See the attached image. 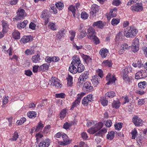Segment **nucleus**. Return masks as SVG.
I'll use <instances>...</instances> for the list:
<instances>
[{
  "mask_svg": "<svg viewBox=\"0 0 147 147\" xmlns=\"http://www.w3.org/2000/svg\"><path fill=\"white\" fill-rule=\"evenodd\" d=\"M138 32L136 28L132 26L127 28L124 31V35L127 37L132 38L136 36Z\"/></svg>",
  "mask_w": 147,
  "mask_h": 147,
  "instance_id": "obj_1",
  "label": "nucleus"
},
{
  "mask_svg": "<svg viewBox=\"0 0 147 147\" xmlns=\"http://www.w3.org/2000/svg\"><path fill=\"white\" fill-rule=\"evenodd\" d=\"M74 57L69 69V71L72 73L74 71L77 70L76 67L81 63L80 59L78 56H74Z\"/></svg>",
  "mask_w": 147,
  "mask_h": 147,
  "instance_id": "obj_2",
  "label": "nucleus"
},
{
  "mask_svg": "<svg viewBox=\"0 0 147 147\" xmlns=\"http://www.w3.org/2000/svg\"><path fill=\"white\" fill-rule=\"evenodd\" d=\"M17 13V15L13 18L14 21L20 20L23 19L26 15L24 10L22 9H18Z\"/></svg>",
  "mask_w": 147,
  "mask_h": 147,
  "instance_id": "obj_3",
  "label": "nucleus"
},
{
  "mask_svg": "<svg viewBox=\"0 0 147 147\" xmlns=\"http://www.w3.org/2000/svg\"><path fill=\"white\" fill-rule=\"evenodd\" d=\"M59 81L60 80L56 78L52 77L51 80L49 81L48 84L50 85L51 86H55L60 88L62 87V85L59 82Z\"/></svg>",
  "mask_w": 147,
  "mask_h": 147,
  "instance_id": "obj_4",
  "label": "nucleus"
},
{
  "mask_svg": "<svg viewBox=\"0 0 147 147\" xmlns=\"http://www.w3.org/2000/svg\"><path fill=\"white\" fill-rule=\"evenodd\" d=\"M131 9L133 12H139L142 11L143 9L142 3H136L131 7Z\"/></svg>",
  "mask_w": 147,
  "mask_h": 147,
  "instance_id": "obj_5",
  "label": "nucleus"
},
{
  "mask_svg": "<svg viewBox=\"0 0 147 147\" xmlns=\"http://www.w3.org/2000/svg\"><path fill=\"white\" fill-rule=\"evenodd\" d=\"M103 126L102 123L98 122L95 124L94 127L88 129V132L90 134H94L102 128Z\"/></svg>",
  "mask_w": 147,
  "mask_h": 147,
  "instance_id": "obj_6",
  "label": "nucleus"
},
{
  "mask_svg": "<svg viewBox=\"0 0 147 147\" xmlns=\"http://www.w3.org/2000/svg\"><path fill=\"white\" fill-rule=\"evenodd\" d=\"M147 76V72L145 70H141L136 73L135 78L137 80L144 78Z\"/></svg>",
  "mask_w": 147,
  "mask_h": 147,
  "instance_id": "obj_7",
  "label": "nucleus"
},
{
  "mask_svg": "<svg viewBox=\"0 0 147 147\" xmlns=\"http://www.w3.org/2000/svg\"><path fill=\"white\" fill-rule=\"evenodd\" d=\"M139 40L138 38H135L133 41V45L131 47V51L134 53L137 51L139 49Z\"/></svg>",
  "mask_w": 147,
  "mask_h": 147,
  "instance_id": "obj_8",
  "label": "nucleus"
},
{
  "mask_svg": "<svg viewBox=\"0 0 147 147\" xmlns=\"http://www.w3.org/2000/svg\"><path fill=\"white\" fill-rule=\"evenodd\" d=\"M93 97L92 94L88 95L86 97L84 98L82 101V104L84 105H87L88 104H90L93 101Z\"/></svg>",
  "mask_w": 147,
  "mask_h": 147,
  "instance_id": "obj_9",
  "label": "nucleus"
},
{
  "mask_svg": "<svg viewBox=\"0 0 147 147\" xmlns=\"http://www.w3.org/2000/svg\"><path fill=\"white\" fill-rule=\"evenodd\" d=\"M106 80L107 81H108L106 83V84L109 85L115 83L116 80V78L114 75L111 74H109L106 76Z\"/></svg>",
  "mask_w": 147,
  "mask_h": 147,
  "instance_id": "obj_10",
  "label": "nucleus"
},
{
  "mask_svg": "<svg viewBox=\"0 0 147 147\" xmlns=\"http://www.w3.org/2000/svg\"><path fill=\"white\" fill-rule=\"evenodd\" d=\"M41 17L44 20L45 24H47L49 22L50 16L48 14L47 10H45L42 12Z\"/></svg>",
  "mask_w": 147,
  "mask_h": 147,
  "instance_id": "obj_11",
  "label": "nucleus"
},
{
  "mask_svg": "<svg viewBox=\"0 0 147 147\" xmlns=\"http://www.w3.org/2000/svg\"><path fill=\"white\" fill-rule=\"evenodd\" d=\"M96 33L95 30L92 27H90L87 30V34L88 38H91L92 37L95 35Z\"/></svg>",
  "mask_w": 147,
  "mask_h": 147,
  "instance_id": "obj_12",
  "label": "nucleus"
},
{
  "mask_svg": "<svg viewBox=\"0 0 147 147\" xmlns=\"http://www.w3.org/2000/svg\"><path fill=\"white\" fill-rule=\"evenodd\" d=\"M82 88L84 90L89 92L91 91L93 89V87L91 86V83L89 82H86L84 84Z\"/></svg>",
  "mask_w": 147,
  "mask_h": 147,
  "instance_id": "obj_13",
  "label": "nucleus"
},
{
  "mask_svg": "<svg viewBox=\"0 0 147 147\" xmlns=\"http://www.w3.org/2000/svg\"><path fill=\"white\" fill-rule=\"evenodd\" d=\"M51 143L50 140L48 139H46L40 142L39 144V147H48Z\"/></svg>",
  "mask_w": 147,
  "mask_h": 147,
  "instance_id": "obj_14",
  "label": "nucleus"
},
{
  "mask_svg": "<svg viewBox=\"0 0 147 147\" xmlns=\"http://www.w3.org/2000/svg\"><path fill=\"white\" fill-rule=\"evenodd\" d=\"M142 121V120L137 116H134L132 118L133 123L137 127L140 125Z\"/></svg>",
  "mask_w": 147,
  "mask_h": 147,
  "instance_id": "obj_15",
  "label": "nucleus"
},
{
  "mask_svg": "<svg viewBox=\"0 0 147 147\" xmlns=\"http://www.w3.org/2000/svg\"><path fill=\"white\" fill-rule=\"evenodd\" d=\"M89 74L88 71H85L84 73H82L80 76L79 80H82L84 82L86 81V79L88 78V75Z\"/></svg>",
  "mask_w": 147,
  "mask_h": 147,
  "instance_id": "obj_16",
  "label": "nucleus"
},
{
  "mask_svg": "<svg viewBox=\"0 0 147 147\" xmlns=\"http://www.w3.org/2000/svg\"><path fill=\"white\" fill-rule=\"evenodd\" d=\"M66 30L64 28H62L59 31L57 35V38L60 39L65 34Z\"/></svg>",
  "mask_w": 147,
  "mask_h": 147,
  "instance_id": "obj_17",
  "label": "nucleus"
},
{
  "mask_svg": "<svg viewBox=\"0 0 147 147\" xmlns=\"http://www.w3.org/2000/svg\"><path fill=\"white\" fill-rule=\"evenodd\" d=\"M31 59L33 63H39L41 60L40 55L38 54L32 56Z\"/></svg>",
  "mask_w": 147,
  "mask_h": 147,
  "instance_id": "obj_18",
  "label": "nucleus"
},
{
  "mask_svg": "<svg viewBox=\"0 0 147 147\" xmlns=\"http://www.w3.org/2000/svg\"><path fill=\"white\" fill-rule=\"evenodd\" d=\"M109 52V51L106 49H101L99 51V54L101 57L103 58H105L107 56Z\"/></svg>",
  "mask_w": 147,
  "mask_h": 147,
  "instance_id": "obj_19",
  "label": "nucleus"
},
{
  "mask_svg": "<svg viewBox=\"0 0 147 147\" xmlns=\"http://www.w3.org/2000/svg\"><path fill=\"white\" fill-rule=\"evenodd\" d=\"M1 22L3 27V33H6L7 32L8 27L7 22L3 20H2Z\"/></svg>",
  "mask_w": 147,
  "mask_h": 147,
  "instance_id": "obj_20",
  "label": "nucleus"
},
{
  "mask_svg": "<svg viewBox=\"0 0 147 147\" xmlns=\"http://www.w3.org/2000/svg\"><path fill=\"white\" fill-rule=\"evenodd\" d=\"M76 71H74L73 72V74L76 73V72L81 73L84 71L85 69L84 65L82 63H80V65L77 66L76 67Z\"/></svg>",
  "mask_w": 147,
  "mask_h": 147,
  "instance_id": "obj_21",
  "label": "nucleus"
},
{
  "mask_svg": "<svg viewBox=\"0 0 147 147\" xmlns=\"http://www.w3.org/2000/svg\"><path fill=\"white\" fill-rule=\"evenodd\" d=\"M81 56L86 64L91 62L92 59L89 56L82 53L81 54Z\"/></svg>",
  "mask_w": 147,
  "mask_h": 147,
  "instance_id": "obj_22",
  "label": "nucleus"
},
{
  "mask_svg": "<svg viewBox=\"0 0 147 147\" xmlns=\"http://www.w3.org/2000/svg\"><path fill=\"white\" fill-rule=\"evenodd\" d=\"M99 10V7L96 4L92 5L91 7V10L93 14L98 12Z\"/></svg>",
  "mask_w": 147,
  "mask_h": 147,
  "instance_id": "obj_23",
  "label": "nucleus"
},
{
  "mask_svg": "<svg viewBox=\"0 0 147 147\" xmlns=\"http://www.w3.org/2000/svg\"><path fill=\"white\" fill-rule=\"evenodd\" d=\"M92 25L94 27H96L101 29H102L104 26L103 23L101 21L94 22Z\"/></svg>",
  "mask_w": 147,
  "mask_h": 147,
  "instance_id": "obj_24",
  "label": "nucleus"
},
{
  "mask_svg": "<svg viewBox=\"0 0 147 147\" xmlns=\"http://www.w3.org/2000/svg\"><path fill=\"white\" fill-rule=\"evenodd\" d=\"M100 78L97 75H96L94 76L93 77L92 80L93 84L95 86H96L99 84L100 81Z\"/></svg>",
  "mask_w": 147,
  "mask_h": 147,
  "instance_id": "obj_25",
  "label": "nucleus"
},
{
  "mask_svg": "<svg viewBox=\"0 0 147 147\" xmlns=\"http://www.w3.org/2000/svg\"><path fill=\"white\" fill-rule=\"evenodd\" d=\"M67 80V85L68 86H71L73 84V78L69 74H68L66 78Z\"/></svg>",
  "mask_w": 147,
  "mask_h": 147,
  "instance_id": "obj_26",
  "label": "nucleus"
},
{
  "mask_svg": "<svg viewBox=\"0 0 147 147\" xmlns=\"http://www.w3.org/2000/svg\"><path fill=\"white\" fill-rule=\"evenodd\" d=\"M32 40V38L30 36H24L21 39V40L24 43H26Z\"/></svg>",
  "mask_w": 147,
  "mask_h": 147,
  "instance_id": "obj_27",
  "label": "nucleus"
},
{
  "mask_svg": "<svg viewBox=\"0 0 147 147\" xmlns=\"http://www.w3.org/2000/svg\"><path fill=\"white\" fill-rule=\"evenodd\" d=\"M12 36L15 39H19L20 38V33L17 30H14L13 32Z\"/></svg>",
  "mask_w": 147,
  "mask_h": 147,
  "instance_id": "obj_28",
  "label": "nucleus"
},
{
  "mask_svg": "<svg viewBox=\"0 0 147 147\" xmlns=\"http://www.w3.org/2000/svg\"><path fill=\"white\" fill-rule=\"evenodd\" d=\"M120 102L119 100H114L112 104V106L113 108L117 109L120 106Z\"/></svg>",
  "mask_w": 147,
  "mask_h": 147,
  "instance_id": "obj_29",
  "label": "nucleus"
},
{
  "mask_svg": "<svg viewBox=\"0 0 147 147\" xmlns=\"http://www.w3.org/2000/svg\"><path fill=\"white\" fill-rule=\"evenodd\" d=\"M28 23V21L26 20H24L23 22H20L17 24L18 28L20 29L24 28L26 26Z\"/></svg>",
  "mask_w": 147,
  "mask_h": 147,
  "instance_id": "obj_30",
  "label": "nucleus"
},
{
  "mask_svg": "<svg viewBox=\"0 0 147 147\" xmlns=\"http://www.w3.org/2000/svg\"><path fill=\"white\" fill-rule=\"evenodd\" d=\"M114 136L115 132L113 131L108 132V134L107 135V138L110 140H112Z\"/></svg>",
  "mask_w": 147,
  "mask_h": 147,
  "instance_id": "obj_31",
  "label": "nucleus"
},
{
  "mask_svg": "<svg viewBox=\"0 0 147 147\" xmlns=\"http://www.w3.org/2000/svg\"><path fill=\"white\" fill-rule=\"evenodd\" d=\"M68 11L72 12L73 16L74 17H76L75 14L76 10L75 6L73 5H69L68 7Z\"/></svg>",
  "mask_w": 147,
  "mask_h": 147,
  "instance_id": "obj_32",
  "label": "nucleus"
},
{
  "mask_svg": "<svg viewBox=\"0 0 147 147\" xmlns=\"http://www.w3.org/2000/svg\"><path fill=\"white\" fill-rule=\"evenodd\" d=\"M115 95V92L112 91L107 92L105 94V96L106 97L111 98L113 97Z\"/></svg>",
  "mask_w": 147,
  "mask_h": 147,
  "instance_id": "obj_33",
  "label": "nucleus"
},
{
  "mask_svg": "<svg viewBox=\"0 0 147 147\" xmlns=\"http://www.w3.org/2000/svg\"><path fill=\"white\" fill-rule=\"evenodd\" d=\"M44 124L42 123L40 121L38 123V125L36 126L35 131L36 132H38L40 130L42 129L44 127Z\"/></svg>",
  "mask_w": 147,
  "mask_h": 147,
  "instance_id": "obj_34",
  "label": "nucleus"
},
{
  "mask_svg": "<svg viewBox=\"0 0 147 147\" xmlns=\"http://www.w3.org/2000/svg\"><path fill=\"white\" fill-rule=\"evenodd\" d=\"M89 39L92 40L93 42L96 45L100 43L99 39L96 35L93 36Z\"/></svg>",
  "mask_w": 147,
  "mask_h": 147,
  "instance_id": "obj_35",
  "label": "nucleus"
},
{
  "mask_svg": "<svg viewBox=\"0 0 147 147\" xmlns=\"http://www.w3.org/2000/svg\"><path fill=\"white\" fill-rule=\"evenodd\" d=\"M146 86L147 83L145 81L140 82L138 84V86L142 90L144 89L146 87Z\"/></svg>",
  "mask_w": 147,
  "mask_h": 147,
  "instance_id": "obj_36",
  "label": "nucleus"
},
{
  "mask_svg": "<svg viewBox=\"0 0 147 147\" xmlns=\"http://www.w3.org/2000/svg\"><path fill=\"white\" fill-rule=\"evenodd\" d=\"M49 66L47 64L44 63L40 67L39 70L42 71H45L48 70Z\"/></svg>",
  "mask_w": 147,
  "mask_h": 147,
  "instance_id": "obj_37",
  "label": "nucleus"
},
{
  "mask_svg": "<svg viewBox=\"0 0 147 147\" xmlns=\"http://www.w3.org/2000/svg\"><path fill=\"white\" fill-rule=\"evenodd\" d=\"M28 117L30 118H35L36 116V113L35 111H30L27 113Z\"/></svg>",
  "mask_w": 147,
  "mask_h": 147,
  "instance_id": "obj_38",
  "label": "nucleus"
},
{
  "mask_svg": "<svg viewBox=\"0 0 147 147\" xmlns=\"http://www.w3.org/2000/svg\"><path fill=\"white\" fill-rule=\"evenodd\" d=\"M66 111L65 109H63L59 114L60 117L61 119H63L66 115Z\"/></svg>",
  "mask_w": 147,
  "mask_h": 147,
  "instance_id": "obj_39",
  "label": "nucleus"
},
{
  "mask_svg": "<svg viewBox=\"0 0 147 147\" xmlns=\"http://www.w3.org/2000/svg\"><path fill=\"white\" fill-rule=\"evenodd\" d=\"M102 65H103L111 67L112 66V63L111 61L110 60H105L103 61Z\"/></svg>",
  "mask_w": 147,
  "mask_h": 147,
  "instance_id": "obj_40",
  "label": "nucleus"
},
{
  "mask_svg": "<svg viewBox=\"0 0 147 147\" xmlns=\"http://www.w3.org/2000/svg\"><path fill=\"white\" fill-rule=\"evenodd\" d=\"M123 79L126 83H128L131 82V78L129 77L128 75H123Z\"/></svg>",
  "mask_w": 147,
  "mask_h": 147,
  "instance_id": "obj_41",
  "label": "nucleus"
},
{
  "mask_svg": "<svg viewBox=\"0 0 147 147\" xmlns=\"http://www.w3.org/2000/svg\"><path fill=\"white\" fill-rule=\"evenodd\" d=\"M96 74L100 78H102L103 77V72L102 70L101 69H98L96 70Z\"/></svg>",
  "mask_w": 147,
  "mask_h": 147,
  "instance_id": "obj_42",
  "label": "nucleus"
},
{
  "mask_svg": "<svg viewBox=\"0 0 147 147\" xmlns=\"http://www.w3.org/2000/svg\"><path fill=\"white\" fill-rule=\"evenodd\" d=\"M69 33L70 35V39L71 41H72L74 39L76 32L74 31L71 30L69 31Z\"/></svg>",
  "mask_w": 147,
  "mask_h": 147,
  "instance_id": "obj_43",
  "label": "nucleus"
},
{
  "mask_svg": "<svg viewBox=\"0 0 147 147\" xmlns=\"http://www.w3.org/2000/svg\"><path fill=\"white\" fill-rule=\"evenodd\" d=\"M123 123H117L114 125L115 129L119 130L122 127Z\"/></svg>",
  "mask_w": 147,
  "mask_h": 147,
  "instance_id": "obj_44",
  "label": "nucleus"
},
{
  "mask_svg": "<svg viewBox=\"0 0 147 147\" xmlns=\"http://www.w3.org/2000/svg\"><path fill=\"white\" fill-rule=\"evenodd\" d=\"M56 7L58 9L62 10L64 7V4L63 3L60 2H58L55 4Z\"/></svg>",
  "mask_w": 147,
  "mask_h": 147,
  "instance_id": "obj_45",
  "label": "nucleus"
},
{
  "mask_svg": "<svg viewBox=\"0 0 147 147\" xmlns=\"http://www.w3.org/2000/svg\"><path fill=\"white\" fill-rule=\"evenodd\" d=\"M26 119L25 117H22L21 118L20 120L17 121L16 123L17 125H20L23 124L26 121Z\"/></svg>",
  "mask_w": 147,
  "mask_h": 147,
  "instance_id": "obj_46",
  "label": "nucleus"
},
{
  "mask_svg": "<svg viewBox=\"0 0 147 147\" xmlns=\"http://www.w3.org/2000/svg\"><path fill=\"white\" fill-rule=\"evenodd\" d=\"M120 19L118 18H113L111 21V24L113 26L117 24L120 22Z\"/></svg>",
  "mask_w": 147,
  "mask_h": 147,
  "instance_id": "obj_47",
  "label": "nucleus"
},
{
  "mask_svg": "<svg viewBox=\"0 0 147 147\" xmlns=\"http://www.w3.org/2000/svg\"><path fill=\"white\" fill-rule=\"evenodd\" d=\"M18 136L19 135H18V133L16 131L15 132L12 137V138L11 139H10L9 140L11 141H16L18 138Z\"/></svg>",
  "mask_w": 147,
  "mask_h": 147,
  "instance_id": "obj_48",
  "label": "nucleus"
},
{
  "mask_svg": "<svg viewBox=\"0 0 147 147\" xmlns=\"http://www.w3.org/2000/svg\"><path fill=\"white\" fill-rule=\"evenodd\" d=\"M80 103V102H79V101H78L76 100L73 103L71 108L70 109L71 110H73L74 108L76 107L79 105Z\"/></svg>",
  "mask_w": 147,
  "mask_h": 147,
  "instance_id": "obj_49",
  "label": "nucleus"
},
{
  "mask_svg": "<svg viewBox=\"0 0 147 147\" xmlns=\"http://www.w3.org/2000/svg\"><path fill=\"white\" fill-rule=\"evenodd\" d=\"M88 16V14L85 11H83L81 13V18L82 19L84 20L86 19Z\"/></svg>",
  "mask_w": 147,
  "mask_h": 147,
  "instance_id": "obj_50",
  "label": "nucleus"
},
{
  "mask_svg": "<svg viewBox=\"0 0 147 147\" xmlns=\"http://www.w3.org/2000/svg\"><path fill=\"white\" fill-rule=\"evenodd\" d=\"M85 93L84 92H82L80 94H78L77 95V98L76 100L78 101H79L80 102L82 98L85 95Z\"/></svg>",
  "mask_w": 147,
  "mask_h": 147,
  "instance_id": "obj_51",
  "label": "nucleus"
},
{
  "mask_svg": "<svg viewBox=\"0 0 147 147\" xmlns=\"http://www.w3.org/2000/svg\"><path fill=\"white\" fill-rule=\"evenodd\" d=\"M50 6L51 10L53 11H51L52 12H53L54 14H56L57 13V11L56 8V7H55L54 4L51 5Z\"/></svg>",
  "mask_w": 147,
  "mask_h": 147,
  "instance_id": "obj_52",
  "label": "nucleus"
},
{
  "mask_svg": "<svg viewBox=\"0 0 147 147\" xmlns=\"http://www.w3.org/2000/svg\"><path fill=\"white\" fill-rule=\"evenodd\" d=\"M55 24V23L50 22L49 23L48 26L49 28L53 30H56V27Z\"/></svg>",
  "mask_w": 147,
  "mask_h": 147,
  "instance_id": "obj_53",
  "label": "nucleus"
},
{
  "mask_svg": "<svg viewBox=\"0 0 147 147\" xmlns=\"http://www.w3.org/2000/svg\"><path fill=\"white\" fill-rule=\"evenodd\" d=\"M55 96L57 98H63L65 97V95L63 93H61L59 94H55Z\"/></svg>",
  "mask_w": 147,
  "mask_h": 147,
  "instance_id": "obj_54",
  "label": "nucleus"
},
{
  "mask_svg": "<svg viewBox=\"0 0 147 147\" xmlns=\"http://www.w3.org/2000/svg\"><path fill=\"white\" fill-rule=\"evenodd\" d=\"M123 37V33L122 32H119L116 36V38L117 40L120 39H122Z\"/></svg>",
  "mask_w": 147,
  "mask_h": 147,
  "instance_id": "obj_55",
  "label": "nucleus"
},
{
  "mask_svg": "<svg viewBox=\"0 0 147 147\" xmlns=\"http://www.w3.org/2000/svg\"><path fill=\"white\" fill-rule=\"evenodd\" d=\"M86 32L82 31L80 33L78 36V38L80 39H82L86 36Z\"/></svg>",
  "mask_w": 147,
  "mask_h": 147,
  "instance_id": "obj_56",
  "label": "nucleus"
},
{
  "mask_svg": "<svg viewBox=\"0 0 147 147\" xmlns=\"http://www.w3.org/2000/svg\"><path fill=\"white\" fill-rule=\"evenodd\" d=\"M129 46H128L127 44L126 43L123 44L121 46L120 48L122 49H123V50H126L128 49Z\"/></svg>",
  "mask_w": 147,
  "mask_h": 147,
  "instance_id": "obj_57",
  "label": "nucleus"
},
{
  "mask_svg": "<svg viewBox=\"0 0 147 147\" xmlns=\"http://www.w3.org/2000/svg\"><path fill=\"white\" fill-rule=\"evenodd\" d=\"M24 53L28 55H31L34 53L33 51L30 49H27Z\"/></svg>",
  "mask_w": 147,
  "mask_h": 147,
  "instance_id": "obj_58",
  "label": "nucleus"
},
{
  "mask_svg": "<svg viewBox=\"0 0 147 147\" xmlns=\"http://www.w3.org/2000/svg\"><path fill=\"white\" fill-rule=\"evenodd\" d=\"M71 124L67 122H65L63 125V127L65 129H67L69 128L71 126Z\"/></svg>",
  "mask_w": 147,
  "mask_h": 147,
  "instance_id": "obj_59",
  "label": "nucleus"
},
{
  "mask_svg": "<svg viewBox=\"0 0 147 147\" xmlns=\"http://www.w3.org/2000/svg\"><path fill=\"white\" fill-rule=\"evenodd\" d=\"M101 104L104 106H107L108 103V101L106 99L101 100Z\"/></svg>",
  "mask_w": 147,
  "mask_h": 147,
  "instance_id": "obj_60",
  "label": "nucleus"
},
{
  "mask_svg": "<svg viewBox=\"0 0 147 147\" xmlns=\"http://www.w3.org/2000/svg\"><path fill=\"white\" fill-rule=\"evenodd\" d=\"M117 12L113 11V10H110V15L111 17H115L117 16Z\"/></svg>",
  "mask_w": 147,
  "mask_h": 147,
  "instance_id": "obj_61",
  "label": "nucleus"
},
{
  "mask_svg": "<svg viewBox=\"0 0 147 147\" xmlns=\"http://www.w3.org/2000/svg\"><path fill=\"white\" fill-rule=\"evenodd\" d=\"M50 128L51 126L50 125H47L44 128L43 131L46 133H47L49 132V129Z\"/></svg>",
  "mask_w": 147,
  "mask_h": 147,
  "instance_id": "obj_62",
  "label": "nucleus"
},
{
  "mask_svg": "<svg viewBox=\"0 0 147 147\" xmlns=\"http://www.w3.org/2000/svg\"><path fill=\"white\" fill-rule=\"evenodd\" d=\"M112 123V122L111 120H108L106 121L105 125L107 127H109L111 126Z\"/></svg>",
  "mask_w": 147,
  "mask_h": 147,
  "instance_id": "obj_63",
  "label": "nucleus"
},
{
  "mask_svg": "<svg viewBox=\"0 0 147 147\" xmlns=\"http://www.w3.org/2000/svg\"><path fill=\"white\" fill-rule=\"evenodd\" d=\"M81 136L82 138L84 140H86L88 138V136L86 132H82L81 134Z\"/></svg>",
  "mask_w": 147,
  "mask_h": 147,
  "instance_id": "obj_64",
  "label": "nucleus"
}]
</instances>
